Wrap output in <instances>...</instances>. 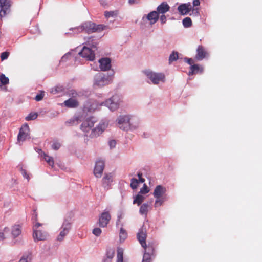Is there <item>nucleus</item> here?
Segmentation results:
<instances>
[{
  "instance_id": "1",
  "label": "nucleus",
  "mask_w": 262,
  "mask_h": 262,
  "mask_svg": "<svg viewBox=\"0 0 262 262\" xmlns=\"http://www.w3.org/2000/svg\"><path fill=\"white\" fill-rule=\"evenodd\" d=\"M116 121L118 127L123 130L135 129L139 126L137 119L129 115H120Z\"/></svg>"
},
{
  "instance_id": "2",
  "label": "nucleus",
  "mask_w": 262,
  "mask_h": 262,
  "mask_svg": "<svg viewBox=\"0 0 262 262\" xmlns=\"http://www.w3.org/2000/svg\"><path fill=\"white\" fill-rule=\"evenodd\" d=\"M144 73L150 81V83L154 85L163 84L166 81V76L162 72H156L151 70H146Z\"/></svg>"
},
{
  "instance_id": "3",
  "label": "nucleus",
  "mask_w": 262,
  "mask_h": 262,
  "mask_svg": "<svg viewBox=\"0 0 262 262\" xmlns=\"http://www.w3.org/2000/svg\"><path fill=\"white\" fill-rule=\"evenodd\" d=\"M113 80L112 76L108 74L99 73L94 77L93 86L101 88L110 84Z\"/></svg>"
},
{
  "instance_id": "4",
  "label": "nucleus",
  "mask_w": 262,
  "mask_h": 262,
  "mask_svg": "<svg viewBox=\"0 0 262 262\" xmlns=\"http://www.w3.org/2000/svg\"><path fill=\"white\" fill-rule=\"evenodd\" d=\"M123 102V97L119 94H114L111 98L103 101L101 104L107 107L111 111H117Z\"/></svg>"
},
{
  "instance_id": "5",
  "label": "nucleus",
  "mask_w": 262,
  "mask_h": 262,
  "mask_svg": "<svg viewBox=\"0 0 262 262\" xmlns=\"http://www.w3.org/2000/svg\"><path fill=\"white\" fill-rule=\"evenodd\" d=\"M166 188L162 185H157L153 192V195L155 198V207L161 206L166 200Z\"/></svg>"
},
{
  "instance_id": "6",
  "label": "nucleus",
  "mask_w": 262,
  "mask_h": 262,
  "mask_svg": "<svg viewBox=\"0 0 262 262\" xmlns=\"http://www.w3.org/2000/svg\"><path fill=\"white\" fill-rule=\"evenodd\" d=\"M41 226L40 223L37 222L33 226V237L35 242L46 241L49 237V234L46 231L39 228Z\"/></svg>"
},
{
  "instance_id": "7",
  "label": "nucleus",
  "mask_w": 262,
  "mask_h": 262,
  "mask_svg": "<svg viewBox=\"0 0 262 262\" xmlns=\"http://www.w3.org/2000/svg\"><path fill=\"white\" fill-rule=\"evenodd\" d=\"M70 98L64 101L63 104L69 108H76L79 105L78 98L80 96L79 93L75 90H71L69 93Z\"/></svg>"
},
{
  "instance_id": "8",
  "label": "nucleus",
  "mask_w": 262,
  "mask_h": 262,
  "mask_svg": "<svg viewBox=\"0 0 262 262\" xmlns=\"http://www.w3.org/2000/svg\"><path fill=\"white\" fill-rule=\"evenodd\" d=\"M109 121L106 120H101L96 126L93 128L90 134L91 138H96L102 134L108 127Z\"/></svg>"
},
{
  "instance_id": "9",
  "label": "nucleus",
  "mask_w": 262,
  "mask_h": 262,
  "mask_svg": "<svg viewBox=\"0 0 262 262\" xmlns=\"http://www.w3.org/2000/svg\"><path fill=\"white\" fill-rule=\"evenodd\" d=\"M96 122L97 119L94 117L86 118L82 121L80 128L84 133H89L90 130L92 131V128Z\"/></svg>"
},
{
  "instance_id": "10",
  "label": "nucleus",
  "mask_w": 262,
  "mask_h": 262,
  "mask_svg": "<svg viewBox=\"0 0 262 262\" xmlns=\"http://www.w3.org/2000/svg\"><path fill=\"white\" fill-rule=\"evenodd\" d=\"M107 26L104 25H96L94 23H85L76 29L86 30L88 32L100 31L106 29Z\"/></svg>"
},
{
  "instance_id": "11",
  "label": "nucleus",
  "mask_w": 262,
  "mask_h": 262,
  "mask_svg": "<svg viewBox=\"0 0 262 262\" xmlns=\"http://www.w3.org/2000/svg\"><path fill=\"white\" fill-rule=\"evenodd\" d=\"M71 228V222L70 220L65 219L60 228V231L57 237L58 241H62L69 233Z\"/></svg>"
},
{
  "instance_id": "12",
  "label": "nucleus",
  "mask_w": 262,
  "mask_h": 262,
  "mask_svg": "<svg viewBox=\"0 0 262 262\" xmlns=\"http://www.w3.org/2000/svg\"><path fill=\"white\" fill-rule=\"evenodd\" d=\"M102 102H99L95 99H90L86 101L84 104V110L87 112H93L100 108L103 104Z\"/></svg>"
},
{
  "instance_id": "13",
  "label": "nucleus",
  "mask_w": 262,
  "mask_h": 262,
  "mask_svg": "<svg viewBox=\"0 0 262 262\" xmlns=\"http://www.w3.org/2000/svg\"><path fill=\"white\" fill-rule=\"evenodd\" d=\"M29 132V127L27 124H25L21 126L17 136V141L19 144H20L21 142H23L27 138H30Z\"/></svg>"
},
{
  "instance_id": "14",
  "label": "nucleus",
  "mask_w": 262,
  "mask_h": 262,
  "mask_svg": "<svg viewBox=\"0 0 262 262\" xmlns=\"http://www.w3.org/2000/svg\"><path fill=\"white\" fill-rule=\"evenodd\" d=\"M111 219L109 211L104 210L99 216L98 221L99 227L104 228L107 227Z\"/></svg>"
},
{
  "instance_id": "15",
  "label": "nucleus",
  "mask_w": 262,
  "mask_h": 262,
  "mask_svg": "<svg viewBox=\"0 0 262 262\" xmlns=\"http://www.w3.org/2000/svg\"><path fill=\"white\" fill-rule=\"evenodd\" d=\"M10 0H0V18L2 19L10 12Z\"/></svg>"
},
{
  "instance_id": "16",
  "label": "nucleus",
  "mask_w": 262,
  "mask_h": 262,
  "mask_svg": "<svg viewBox=\"0 0 262 262\" xmlns=\"http://www.w3.org/2000/svg\"><path fill=\"white\" fill-rule=\"evenodd\" d=\"M79 54L82 57L86 58V60L93 61L95 59V54L94 52L89 48L83 47Z\"/></svg>"
},
{
  "instance_id": "17",
  "label": "nucleus",
  "mask_w": 262,
  "mask_h": 262,
  "mask_svg": "<svg viewBox=\"0 0 262 262\" xmlns=\"http://www.w3.org/2000/svg\"><path fill=\"white\" fill-rule=\"evenodd\" d=\"M104 168V162L103 160H99L96 161L94 169V174L97 178L101 177Z\"/></svg>"
},
{
  "instance_id": "18",
  "label": "nucleus",
  "mask_w": 262,
  "mask_h": 262,
  "mask_svg": "<svg viewBox=\"0 0 262 262\" xmlns=\"http://www.w3.org/2000/svg\"><path fill=\"white\" fill-rule=\"evenodd\" d=\"M137 238L140 242L141 246L144 248L147 249L148 246H147L146 244V230L144 228H141L138 233H137Z\"/></svg>"
},
{
  "instance_id": "19",
  "label": "nucleus",
  "mask_w": 262,
  "mask_h": 262,
  "mask_svg": "<svg viewBox=\"0 0 262 262\" xmlns=\"http://www.w3.org/2000/svg\"><path fill=\"white\" fill-rule=\"evenodd\" d=\"M111 59L108 58H102L99 60L100 70L106 71L109 70L111 68Z\"/></svg>"
},
{
  "instance_id": "20",
  "label": "nucleus",
  "mask_w": 262,
  "mask_h": 262,
  "mask_svg": "<svg viewBox=\"0 0 262 262\" xmlns=\"http://www.w3.org/2000/svg\"><path fill=\"white\" fill-rule=\"evenodd\" d=\"M146 18L149 22L150 25L155 24L159 19V15L158 13L156 11H152L149 13L147 15H145L143 17V19Z\"/></svg>"
},
{
  "instance_id": "21",
  "label": "nucleus",
  "mask_w": 262,
  "mask_h": 262,
  "mask_svg": "<svg viewBox=\"0 0 262 262\" xmlns=\"http://www.w3.org/2000/svg\"><path fill=\"white\" fill-rule=\"evenodd\" d=\"M192 9V6L190 3L181 4L178 7L179 12L183 15L188 14Z\"/></svg>"
},
{
  "instance_id": "22",
  "label": "nucleus",
  "mask_w": 262,
  "mask_h": 262,
  "mask_svg": "<svg viewBox=\"0 0 262 262\" xmlns=\"http://www.w3.org/2000/svg\"><path fill=\"white\" fill-rule=\"evenodd\" d=\"M169 10L170 6L166 2H164L157 7L156 11L158 13V15H159L160 14H165V13L169 11Z\"/></svg>"
},
{
  "instance_id": "23",
  "label": "nucleus",
  "mask_w": 262,
  "mask_h": 262,
  "mask_svg": "<svg viewBox=\"0 0 262 262\" xmlns=\"http://www.w3.org/2000/svg\"><path fill=\"white\" fill-rule=\"evenodd\" d=\"M142 262H150L151 254H152L154 249L152 246H148L147 249H144Z\"/></svg>"
},
{
  "instance_id": "24",
  "label": "nucleus",
  "mask_w": 262,
  "mask_h": 262,
  "mask_svg": "<svg viewBox=\"0 0 262 262\" xmlns=\"http://www.w3.org/2000/svg\"><path fill=\"white\" fill-rule=\"evenodd\" d=\"M81 116L79 115H75L73 117L67 120L65 122L67 126H71L77 125L80 121Z\"/></svg>"
},
{
  "instance_id": "25",
  "label": "nucleus",
  "mask_w": 262,
  "mask_h": 262,
  "mask_svg": "<svg viewBox=\"0 0 262 262\" xmlns=\"http://www.w3.org/2000/svg\"><path fill=\"white\" fill-rule=\"evenodd\" d=\"M21 233V226L19 224H15L11 228V235L15 238L19 236Z\"/></svg>"
},
{
  "instance_id": "26",
  "label": "nucleus",
  "mask_w": 262,
  "mask_h": 262,
  "mask_svg": "<svg viewBox=\"0 0 262 262\" xmlns=\"http://www.w3.org/2000/svg\"><path fill=\"white\" fill-rule=\"evenodd\" d=\"M207 55V53L204 50V48L201 46H199L196 50V54L195 56L196 59L199 60H202L203 58L206 57Z\"/></svg>"
},
{
  "instance_id": "27",
  "label": "nucleus",
  "mask_w": 262,
  "mask_h": 262,
  "mask_svg": "<svg viewBox=\"0 0 262 262\" xmlns=\"http://www.w3.org/2000/svg\"><path fill=\"white\" fill-rule=\"evenodd\" d=\"M113 182V176L111 173L106 174L102 179V185L104 187H107L110 186Z\"/></svg>"
},
{
  "instance_id": "28",
  "label": "nucleus",
  "mask_w": 262,
  "mask_h": 262,
  "mask_svg": "<svg viewBox=\"0 0 262 262\" xmlns=\"http://www.w3.org/2000/svg\"><path fill=\"white\" fill-rule=\"evenodd\" d=\"M10 235V229L8 227H5L2 232H0V241L6 238Z\"/></svg>"
},
{
  "instance_id": "29",
  "label": "nucleus",
  "mask_w": 262,
  "mask_h": 262,
  "mask_svg": "<svg viewBox=\"0 0 262 262\" xmlns=\"http://www.w3.org/2000/svg\"><path fill=\"white\" fill-rule=\"evenodd\" d=\"M32 259V254L30 253H27L23 255L19 262H31Z\"/></svg>"
},
{
  "instance_id": "30",
  "label": "nucleus",
  "mask_w": 262,
  "mask_h": 262,
  "mask_svg": "<svg viewBox=\"0 0 262 262\" xmlns=\"http://www.w3.org/2000/svg\"><path fill=\"white\" fill-rule=\"evenodd\" d=\"M41 156L45 159V160L50 166L53 167L54 162L53 158L52 157L49 156L44 152L41 155Z\"/></svg>"
},
{
  "instance_id": "31",
  "label": "nucleus",
  "mask_w": 262,
  "mask_h": 262,
  "mask_svg": "<svg viewBox=\"0 0 262 262\" xmlns=\"http://www.w3.org/2000/svg\"><path fill=\"white\" fill-rule=\"evenodd\" d=\"M149 208V205L147 203H144L141 206L139 210V212L141 214L146 215Z\"/></svg>"
},
{
  "instance_id": "32",
  "label": "nucleus",
  "mask_w": 262,
  "mask_h": 262,
  "mask_svg": "<svg viewBox=\"0 0 262 262\" xmlns=\"http://www.w3.org/2000/svg\"><path fill=\"white\" fill-rule=\"evenodd\" d=\"M145 196L139 193L135 197L133 201V204L140 205L144 200Z\"/></svg>"
},
{
  "instance_id": "33",
  "label": "nucleus",
  "mask_w": 262,
  "mask_h": 262,
  "mask_svg": "<svg viewBox=\"0 0 262 262\" xmlns=\"http://www.w3.org/2000/svg\"><path fill=\"white\" fill-rule=\"evenodd\" d=\"M191 71L189 72V75L193 74L195 73H198L199 71L202 72L203 71V69L200 68L198 65L194 64L190 68Z\"/></svg>"
},
{
  "instance_id": "34",
  "label": "nucleus",
  "mask_w": 262,
  "mask_h": 262,
  "mask_svg": "<svg viewBox=\"0 0 262 262\" xmlns=\"http://www.w3.org/2000/svg\"><path fill=\"white\" fill-rule=\"evenodd\" d=\"M123 249L118 248L117 249V262H123Z\"/></svg>"
},
{
  "instance_id": "35",
  "label": "nucleus",
  "mask_w": 262,
  "mask_h": 262,
  "mask_svg": "<svg viewBox=\"0 0 262 262\" xmlns=\"http://www.w3.org/2000/svg\"><path fill=\"white\" fill-rule=\"evenodd\" d=\"M38 115L37 113L31 112L25 117V120L27 121L34 120L37 117Z\"/></svg>"
},
{
  "instance_id": "36",
  "label": "nucleus",
  "mask_w": 262,
  "mask_h": 262,
  "mask_svg": "<svg viewBox=\"0 0 262 262\" xmlns=\"http://www.w3.org/2000/svg\"><path fill=\"white\" fill-rule=\"evenodd\" d=\"M118 14L117 11H105L104 16L105 18H109L110 17H115Z\"/></svg>"
},
{
  "instance_id": "37",
  "label": "nucleus",
  "mask_w": 262,
  "mask_h": 262,
  "mask_svg": "<svg viewBox=\"0 0 262 262\" xmlns=\"http://www.w3.org/2000/svg\"><path fill=\"white\" fill-rule=\"evenodd\" d=\"M127 237V234L125 230L123 228H121L119 233V237L120 241L123 242Z\"/></svg>"
},
{
  "instance_id": "38",
  "label": "nucleus",
  "mask_w": 262,
  "mask_h": 262,
  "mask_svg": "<svg viewBox=\"0 0 262 262\" xmlns=\"http://www.w3.org/2000/svg\"><path fill=\"white\" fill-rule=\"evenodd\" d=\"M182 23L185 28H188L191 26L192 21L189 17H186L183 20Z\"/></svg>"
},
{
  "instance_id": "39",
  "label": "nucleus",
  "mask_w": 262,
  "mask_h": 262,
  "mask_svg": "<svg viewBox=\"0 0 262 262\" xmlns=\"http://www.w3.org/2000/svg\"><path fill=\"white\" fill-rule=\"evenodd\" d=\"M18 167L19 169V170H20V171L21 172V174L23 176V177L24 178H26L28 180V181H29V179H30L29 175L27 174V171H26V170L23 169V165H19Z\"/></svg>"
},
{
  "instance_id": "40",
  "label": "nucleus",
  "mask_w": 262,
  "mask_h": 262,
  "mask_svg": "<svg viewBox=\"0 0 262 262\" xmlns=\"http://www.w3.org/2000/svg\"><path fill=\"white\" fill-rule=\"evenodd\" d=\"M139 181L135 178L131 179L130 187L133 189H135L138 187Z\"/></svg>"
},
{
  "instance_id": "41",
  "label": "nucleus",
  "mask_w": 262,
  "mask_h": 262,
  "mask_svg": "<svg viewBox=\"0 0 262 262\" xmlns=\"http://www.w3.org/2000/svg\"><path fill=\"white\" fill-rule=\"evenodd\" d=\"M0 81L2 84L6 85L9 83V79L4 74H2L0 76Z\"/></svg>"
},
{
  "instance_id": "42",
  "label": "nucleus",
  "mask_w": 262,
  "mask_h": 262,
  "mask_svg": "<svg viewBox=\"0 0 262 262\" xmlns=\"http://www.w3.org/2000/svg\"><path fill=\"white\" fill-rule=\"evenodd\" d=\"M178 58V55L177 53L173 52L172 53L169 57V61L170 62L176 61Z\"/></svg>"
},
{
  "instance_id": "43",
  "label": "nucleus",
  "mask_w": 262,
  "mask_h": 262,
  "mask_svg": "<svg viewBox=\"0 0 262 262\" xmlns=\"http://www.w3.org/2000/svg\"><path fill=\"white\" fill-rule=\"evenodd\" d=\"M92 233L93 234H94L95 236H99L100 235V234H101L102 233V230L100 228H95L93 231H92Z\"/></svg>"
},
{
  "instance_id": "44",
  "label": "nucleus",
  "mask_w": 262,
  "mask_h": 262,
  "mask_svg": "<svg viewBox=\"0 0 262 262\" xmlns=\"http://www.w3.org/2000/svg\"><path fill=\"white\" fill-rule=\"evenodd\" d=\"M44 95V92H40V93L36 95L35 98V100L37 101L41 100L43 99Z\"/></svg>"
},
{
  "instance_id": "45",
  "label": "nucleus",
  "mask_w": 262,
  "mask_h": 262,
  "mask_svg": "<svg viewBox=\"0 0 262 262\" xmlns=\"http://www.w3.org/2000/svg\"><path fill=\"white\" fill-rule=\"evenodd\" d=\"M149 192L148 187L146 184H144L143 187L140 189V193L142 194H146Z\"/></svg>"
},
{
  "instance_id": "46",
  "label": "nucleus",
  "mask_w": 262,
  "mask_h": 262,
  "mask_svg": "<svg viewBox=\"0 0 262 262\" xmlns=\"http://www.w3.org/2000/svg\"><path fill=\"white\" fill-rule=\"evenodd\" d=\"M71 56V53H68L62 56L61 59V62L66 61L67 60L70 58Z\"/></svg>"
},
{
  "instance_id": "47",
  "label": "nucleus",
  "mask_w": 262,
  "mask_h": 262,
  "mask_svg": "<svg viewBox=\"0 0 262 262\" xmlns=\"http://www.w3.org/2000/svg\"><path fill=\"white\" fill-rule=\"evenodd\" d=\"M159 18L162 24H165L167 21V18L165 14H161Z\"/></svg>"
},
{
  "instance_id": "48",
  "label": "nucleus",
  "mask_w": 262,
  "mask_h": 262,
  "mask_svg": "<svg viewBox=\"0 0 262 262\" xmlns=\"http://www.w3.org/2000/svg\"><path fill=\"white\" fill-rule=\"evenodd\" d=\"M114 256V252L113 250L107 251L106 258L112 259Z\"/></svg>"
},
{
  "instance_id": "49",
  "label": "nucleus",
  "mask_w": 262,
  "mask_h": 262,
  "mask_svg": "<svg viewBox=\"0 0 262 262\" xmlns=\"http://www.w3.org/2000/svg\"><path fill=\"white\" fill-rule=\"evenodd\" d=\"M9 55V53L8 52H3L1 55V58L2 60H4L7 59L8 58Z\"/></svg>"
},
{
  "instance_id": "50",
  "label": "nucleus",
  "mask_w": 262,
  "mask_h": 262,
  "mask_svg": "<svg viewBox=\"0 0 262 262\" xmlns=\"http://www.w3.org/2000/svg\"><path fill=\"white\" fill-rule=\"evenodd\" d=\"M60 146H61V145L58 142H54L52 145V148H53L55 150L58 149L60 147Z\"/></svg>"
},
{
  "instance_id": "51",
  "label": "nucleus",
  "mask_w": 262,
  "mask_h": 262,
  "mask_svg": "<svg viewBox=\"0 0 262 262\" xmlns=\"http://www.w3.org/2000/svg\"><path fill=\"white\" fill-rule=\"evenodd\" d=\"M81 26H79V27H75V28H71L70 29V31H72L74 32V33H79L80 32L83 31V30H81L80 29H76V28H79L80 27H81Z\"/></svg>"
},
{
  "instance_id": "52",
  "label": "nucleus",
  "mask_w": 262,
  "mask_h": 262,
  "mask_svg": "<svg viewBox=\"0 0 262 262\" xmlns=\"http://www.w3.org/2000/svg\"><path fill=\"white\" fill-rule=\"evenodd\" d=\"M109 145L111 148H114L116 146V141L115 140H111L109 142Z\"/></svg>"
},
{
  "instance_id": "53",
  "label": "nucleus",
  "mask_w": 262,
  "mask_h": 262,
  "mask_svg": "<svg viewBox=\"0 0 262 262\" xmlns=\"http://www.w3.org/2000/svg\"><path fill=\"white\" fill-rule=\"evenodd\" d=\"M200 4V2L199 0H193V6H198Z\"/></svg>"
},
{
  "instance_id": "54",
  "label": "nucleus",
  "mask_w": 262,
  "mask_h": 262,
  "mask_svg": "<svg viewBox=\"0 0 262 262\" xmlns=\"http://www.w3.org/2000/svg\"><path fill=\"white\" fill-rule=\"evenodd\" d=\"M185 60L190 65H191L193 63V60L191 58H186Z\"/></svg>"
},
{
  "instance_id": "55",
  "label": "nucleus",
  "mask_w": 262,
  "mask_h": 262,
  "mask_svg": "<svg viewBox=\"0 0 262 262\" xmlns=\"http://www.w3.org/2000/svg\"><path fill=\"white\" fill-rule=\"evenodd\" d=\"M100 4L103 6L107 5V2L106 0H100Z\"/></svg>"
},
{
  "instance_id": "56",
  "label": "nucleus",
  "mask_w": 262,
  "mask_h": 262,
  "mask_svg": "<svg viewBox=\"0 0 262 262\" xmlns=\"http://www.w3.org/2000/svg\"><path fill=\"white\" fill-rule=\"evenodd\" d=\"M128 3L130 5L137 3V0H128Z\"/></svg>"
},
{
  "instance_id": "57",
  "label": "nucleus",
  "mask_w": 262,
  "mask_h": 262,
  "mask_svg": "<svg viewBox=\"0 0 262 262\" xmlns=\"http://www.w3.org/2000/svg\"><path fill=\"white\" fill-rule=\"evenodd\" d=\"M139 183L140 182V183H144L145 182V179L144 178H140L139 179Z\"/></svg>"
},
{
  "instance_id": "58",
  "label": "nucleus",
  "mask_w": 262,
  "mask_h": 262,
  "mask_svg": "<svg viewBox=\"0 0 262 262\" xmlns=\"http://www.w3.org/2000/svg\"><path fill=\"white\" fill-rule=\"evenodd\" d=\"M111 261H112V259L107 258H105L103 260V262H111Z\"/></svg>"
},
{
  "instance_id": "59",
  "label": "nucleus",
  "mask_w": 262,
  "mask_h": 262,
  "mask_svg": "<svg viewBox=\"0 0 262 262\" xmlns=\"http://www.w3.org/2000/svg\"><path fill=\"white\" fill-rule=\"evenodd\" d=\"M137 175L139 179L142 178V174L141 172H138Z\"/></svg>"
},
{
  "instance_id": "60",
  "label": "nucleus",
  "mask_w": 262,
  "mask_h": 262,
  "mask_svg": "<svg viewBox=\"0 0 262 262\" xmlns=\"http://www.w3.org/2000/svg\"><path fill=\"white\" fill-rule=\"evenodd\" d=\"M71 33H66V34H71Z\"/></svg>"
}]
</instances>
